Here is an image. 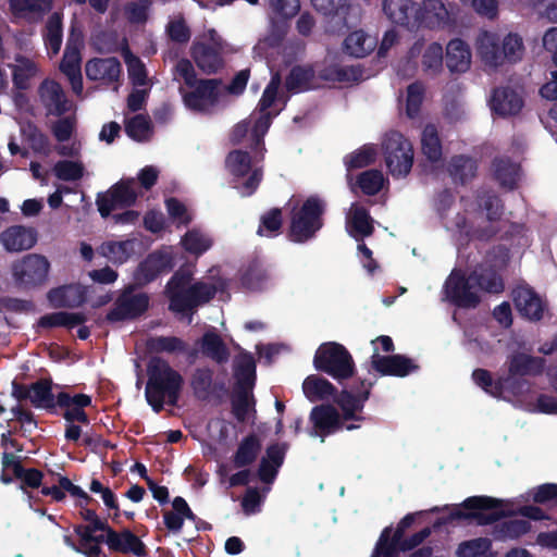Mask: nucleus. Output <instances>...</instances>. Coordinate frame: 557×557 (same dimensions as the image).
<instances>
[{"mask_svg":"<svg viewBox=\"0 0 557 557\" xmlns=\"http://www.w3.org/2000/svg\"><path fill=\"white\" fill-rule=\"evenodd\" d=\"M214 277L215 274H212L209 278L189 285L191 272L188 269L177 271L166 286L170 308L175 312L185 313L209 301L218 290L225 286L222 278L210 282Z\"/></svg>","mask_w":557,"mask_h":557,"instance_id":"1","label":"nucleus"},{"mask_svg":"<svg viewBox=\"0 0 557 557\" xmlns=\"http://www.w3.org/2000/svg\"><path fill=\"white\" fill-rule=\"evenodd\" d=\"M475 50L485 69L495 71L520 61L524 46L521 36L516 33L483 30L475 39Z\"/></svg>","mask_w":557,"mask_h":557,"instance_id":"2","label":"nucleus"},{"mask_svg":"<svg viewBox=\"0 0 557 557\" xmlns=\"http://www.w3.org/2000/svg\"><path fill=\"white\" fill-rule=\"evenodd\" d=\"M281 79L274 75L263 91L259 109L250 117L237 124L233 131V139L242 140L249 136L251 141L259 144L271 125L272 119L283 109L286 97L280 89Z\"/></svg>","mask_w":557,"mask_h":557,"instance_id":"3","label":"nucleus"},{"mask_svg":"<svg viewBox=\"0 0 557 557\" xmlns=\"http://www.w3.org/2000/svg\"><path fill=\"white\" fill-rule=\"evenodd\" d=\"M503 287L502 280L493 271H474L465 278L460 271L454 270L445 283L444 293L448 300L460 307H473L480 301L482 290L499 293Z\"/></svg>","mask_w":557,"mask_h":557,"instance_id":"4","label":"nucleus"},{"mask_svg":"<svg viewBox=\"0 0 557 557\" xmlns=\"http://www.w3.org/2000/svg\"><path fill=\"white\" fill-rule=\"evenodd\" d=\"M182 385L180 374L162 360H153L149 369V380L146 386L148 404L159 411L164 404L176 403Z\"/></svg>","mask_w":557,"mask_h":557,"instance_id":"5","label":"nucleus"},{"mask_svg":"<svg viewBox=\"0 0 557 557\" xmlns=\"http://www.w3.org/2000/svg\"><path fill=\"white\" fill-rule=\"evenodd\" d=\"M270 25L255 47L259 55L268 58L270 49L280 47L288 30V22L299 12V0H269Z\"/></svg>","mask_w":557,"mask_h":557,"instance_id":"6","label":"nucleus"},{"mask_svg":"<svg viewBox=\"0 0 557 557\" xmlns=\"http://www.w3.org/2000/svg\"><path fill=\"white\" fill-rule=\"evenodd\" d=\"M290 236L293 240L301 243L309 239L322 226L321 214L324 205L317 197H310L302 203L292 199Z\"/></svg>","mask_w":557,"mask_h":557,"instance_id":"7","label":"nucleus"},{"mask_svg":"<svg viewBox=\"0 0 557 557\" xmlns=\"http://www.w3.org/2000/svg\"><path fill=\"white\" fill-rule=\"evenodd\" d=\"M385 164L394 177H405L413 164V147L408 138L397 131L387 133L382 141Z\"/></svg>","mask_w":557,"mask_h":557,"instance_id":"8","label":"nucleus"},{"mask_svg":"<svg viewBox=\"0 0 557 557\" xmlns=\"http://www.w3.org/2000/svg\"><path fill=\"white\" fill-rule=\"evenodd\" d=\"M185 107L196 112H210L226 102L225 86L215 78L200 79L189 89H182Z\"/></svg>","mask_w":557,"mask_h":557,"instance_id":"9","label":"nucleus"},{"mask_svg":"<svg viewBox=\"0 0 557 557\" xmlns=\"http://www.w3.org/2000/svg\"><path fill=\"white\" fill-rule=\"evenodd\" d=\"M224 48L225 42L216 30L209 28L195 38L190 47V55L201 71L210 74L223 66Z\"/></svg>","mask_w":557,"mask_h":557,"instance_id":"10","label":"nucleus"},{"mask_svg":"<svg viewBox=\"0 0 557 557\" xmlns=\"http://www.w3.org/2000/svg\"><path fill=\"white\" fill-rule=\"evenodd\" d=\"M51 270L50 260L40 253H28L14 260L11 264V275L16 285L34 288L48 282Z\"/></svg>","mask_w":557,"mask_h":557,"instance_id":"11","label":"nucleus"},{"mask_svg":"<svg viewBox=\"0 0 557 557\" xmlns=\"http://www.w3.org/2000/svg\"><path fill=\"white\" fill-rule=\"evenodd\" d=\"M449 510V519H473L480 524L490 523L499 518L500 513L512 510L497 505V499L486 496H474L467 498L461 505L445 506Z\"/></svg>","mask_w":557,"mask_h":557,"instance_id":"12","label":"nucleus"},{"mask_svg":"<svg viewBox=\"0 0 557 557\" xmlns=\"http://www.w3.org/2000/svg\"><path fill=\"white\" fill-rule=\"evenodd\" d=\"M371 344L373 346L371 366L382 375L406 376L417 369L414 362L405 356H383L380 354V350L385 352L393 350L394 345L391 337L379 336Z\"/></svg>","mask_w":557,"mask_h":557,"instance_id":"13","label":"nucleus"},{"mask_svg":"<svg viewBox=\"0 0 557 557\" xmlns=\"http://www.w3.org/2000/svg\"><path fill=\"white\" fill-rule=\"evenodd\" d=\"M314 367L341 380L352 375L354 362L349 352L339 344L321 345L314 355Z\"/></svg>","mask_w":557,"mask_h":557,"instance_id":"14","label":"nucleus"},{"mask_svg":"<svg viewBox=\"0 0 557 557\" xmlns=\"http://www.w3.org/2000/svg\"><path fill=\"white\" fill-rule=\"evenodd\" d=\"M474 383L493 397H499L509 401L523 396L524 391L530 388L527 380H516L504 377L494 380L491 373L483 369H478L472 374Z\"/></svg>","mask_w":557,"mask_h":557,"instance_id":"15","label":"nucleus"},{"mask_svg":"<svg viewBox=\"0 0 557 557\" xmlns=\"http://www.w3.org/2000/svg\"><path fill=\"white\" fill-rule=\"evenodd\" d=\"M226 166L236 180V188L243 196L251 195L261 181V172L252 164L248 154L243 151H233L228 154Z\"/></svg>","mask_w":557,"mask_h":557,"instance_id":"16","label":"nucleus"},{"mask_svg":"<svg viewBox=\"0 0 557 557\" xmlns=\"http://www.w3.org/2000/svg\"><path fill=\"white\" fill-rule=\"evenodd\" d=\"M140 193L134 178L121 180L109 190L98 195L96 203L102 218H108L117 208L132 206Z\"/></svg>","mask_w":557,"mask_h":557,"instance_id":"17","label":"nucleus"},{"mask_svg":"<svg viewBox=\"0 0 557 557\" xmlns=\"http://www.w3.org/2000/svg\"><path fill=\"white\" fill-rule=\"evenodd\" d=\"M432 29H445L453 25V17L441 0H424L416 8L413 25Z\"/></svg>","mask_w":557,"mask_h":557,"instance_id":"18","label":"nucleus"},{"mask_svg":"<svg viewBox=\"0 0 557 557\" xmlns=\"http://www.w3.org/2000/svg\"><path fill=\"white\" fill-rule=\"evenodd\" d=\"M148 304L149 299L146 294H134L133 288L128 287L119 297L107 318L111 322L136 318L147 310Z\"/></svg>","mask_w":557,"mask_h":557,"instance_id":"19","label":"nucleus"},{"mask_svg":"<svg viewBox=\"0 0 557 557\" xmlns=\"http://www.w3.org/2000/svg\"><path fill=\"white\" fill-rule=\"evenodd\" d=\"M175 251L171 246L162 247L161 249L152 252L140 264L137 278L143 283L150 282L158 274L169 272L175 264Z\"/></svg>","mask_w":557,"mask_h":557,"instance_id":"20","label":"nucleus"},{"mask_svg":"<svg viewBox=\"0 0 557 557\" xmlns=\"http://www.w3.org/2000/svg\"><path fill=\"white\" fill-rule=\"evenodd\" d=\"M312 7L329 18L325 30L331 34L346 26V16L351 9V0H311Z\"/></svg>","mask_w":557,"mask_h":557,"instance_id":"21","label":"nucleus"},{"mask_svg":"<svg viewBox=\"0 0 557 557\" xmlns=\"http://www.w3.org/2000/svg\"><path fill=\"white\" fill-rule=\"evenodd\" d=\"M37 243V232L25 225H11L0 233V244L8 252L32 249Z\"/></svg>","mask_w":557,"mask_h":557,"instance_id":"22","label":"nucleus"},{"mask_svg":"<svg viewBox=\"0 0 557 557\" xmlns=\"http://www.w3.org/2000/svg\"><path fill=\"white\" fill-rule=\"evenodd\" d=\"M513 301L518 312L525 319L537 321L546 311V302L528 286H520L513 292Z\"/></svg>","mask_w":557,"mask_h":557,"instance_id":"23","label":"nucleus"},{"mask_svg":"<svg viewBox=\"0 0 557 557\" xmlns=\"http://www.w3.org/2000/svg\"><path fill=\"white\" fill-rule=\"evenodd\" d=\"M479 207L481 208V212L478 216L479 221L474 232L479 233L481 237L490 236L496 231L494 223L502 216V205L494 194L484 193L480 196Z\"/></svg>","mask_w":557,"mask_h":557,"instance_id":"24","label":"nucleus"},{"mask_svg":"<svg viewBox=\"0 0 557 557\" xmlns=\"http://www.w3.org/2000/svg\"><path fill=\"white\" fill-rule=\"evenodd\" d=\"M109 528L100 519L88 522L87 525L75 528L77 536L81 539L83 554L87 557H98L100 554V544L106 542V534Z\"/></svg>","mask_w":557,"mask_h":557,"instance_id":"25","label":"nucleus"},{"mask_svg":"<svg viewBox=\"0 0 557 557\" xmlns=\"http://www.w3.org/2000/svg\"><path fill=\"white\" fill-rule=\"evenodd\" d=\"M446 66L451 73H466L472 63L470 46L460 38L450 39L445 50Z\"/></svg>","mask_w":557,"mask_h":557,"instance_id":"26","label":"nucleus"},{"mask_svg":"<svg viewBox=\"0 0 557 557\" xmlns=\"http://www.w3.org/2000/svg\"><path fill=\"white\" fill-rule=\"evenodd\" d=\"M41 103L50 114L60 115L72 108L62 87L54 81L46 79L38 89Z\"/></svg>","mask_w":557,"mask_h":557,"instance_id":"27","label":"nucleus"},{"mask_svg":"<svg viewBox=\"0 0 557 557\" xmlns=\"http://www.w3.org/2000/svg\"><path fill=\"white\" fill-rule=\"evenodd\" d=\"M310 420L313 424L310 435L313 437L321 436V442L324 441L325 435L335 432L342 425V418L332 406L314 407Z\"/></svg>","mask_w":557,"mask_h":557,"instance_id":"28","label":"nucleus"},{"mask_svg":"<svg viewBox=\"0 0 557 557\" xmlns=\"http://www.w3.org/2000/svg\"><path fill=\"white\" fill-rule=\"evenodd\" d=\"M51 7L52 0H9V13L13 21H38Z\"/></svg>","mask_w":557,"mask_h":557,"instance_id":"29","label":"nucleus"},{"mask_svg":"<svg viewBox=\"0 0 557 557\" xmlns=\"http://www.w3.org/2000/svg\"><path fill=\"white\" fill-rule=\"evenodd\" d=\"M346 231L356 240L370 236L373 232V220L359 203H352L346 213Z\"/></svg>","mask_w":557,"mask_h":557,"instance_id":"30","label":"nucleus"},{"mask_svg":"<svg viewBox=\"0 0 557 557\" xmlns=\"http://www.w3.org/2000/svg\"><path fill=\"white\" fill-rule=\"evenodd\" d=\"M106 543L110 549L123 554H133L135 556L145 555V545L129 530H123L121 532L107 530Z\"/></svg>","mask_w":557,"mask_h":557,"instance_id":"31","label":"nucleus"},{"mask_svg":"<svg viewBox=\"0 0 557 557\" xmlns=\"http://www.w3.org/2000/svg\"><path fill=\"white\" fill-rule=\"evenodd\" d=\"M58 404L65 409L64 419L66 422H82L88 424L89 420L84 408L91 404V399L85 394L70 395L67 393H59L57 395Z\"/></svg>","mask_w":557,"mask_h":557,"instance_id":"32","label":"nucleus"},{"mask_svg":"<svg viewBox=\"0 0 557 557\" xmlns=\"http://www.w3.org/2000/svg\"><path fill=\"white\" fill-rule=\"evenodd\" d=\"M86 75L91 81L114 83L121 75V64L115 58L92 59L86 63Z\"/></svg>","mask_w":557,"mask_h":557,"instance_id":"33","label":"nucleus"},{"mask_svg":"<svg viewBox=\"0 0 557 557\" xmlns=\"http://www.w3.org/2000/svg\"><path fill=\"white\" fill-rule=\"evenodd\" d=\"M490 106L496 114L508 116L518 113L523 106V101L515 89L502 87L494 90Z\"/></svg>","mask_w":557,"mask_h":557,"instance_id":"34","label":"nucleus"},{"mask_svg":"<svg viewBox=\"0 0 557 557\" xmlns=\"http://www.w3.org/2000/svg\"><path fill=\"white\" fill-rule=\"evenodd\" d=\"M60 70L69 78L72 90L77 96L83 94V78L81 74V54L76 46L67 44Z\"/></svg>","mask_w":557,"mask_h":557,"instance_id":"35","label":"nucleus"},{"mask_svg":"<svg viewBox=\"0 0 557 557\" xmlns=\"http://www.w3.org/2000/svg\"><path fill=\"white\" fill-rule=\"evenodd\" d=\"M545 361L523 352L513 354L508 361V377L523 380L524 375H537L542 373Z\"/></svg>","mask_w":557,"mask_h":557,"instance_id":"36","label":"nucleus"},{"mask_svg":"<svg viewBox=\"0 0 557 557\" xmlns=\"http://www.w3.org/2000/svg\"><path fill=\"white\" fill-rule=\"evenodd\" d=\"M421 54V65L424 72L436 74L443 67L444 52L438 42L422 44L416 42L410 49V55Z\"/></svg>","mask_w":557,"mask_h":557,"instance_id":"37","label":"nucleus"},{"mask_svg":"<svg viewBox=\"0 0 557 557\" xmlns=\"http://www.w3.org/2000/svg\"><path fill=\"white\" fill-rule=\"evenodd\" d=\"M85 297L86 288L81 284L64 285L48 293V300L55 308L79 306Z\"/></svg>","mask_w":557,"mask_h":557,"instance_id":"38","label":"nucleus"},{"mask_svg":"<svg viewBox=\"0 0 557 557\" xmlns=\"http://www.w3.org/2000/svg\"><path fill=\"white\" fill-rule=\"evenodd\" d=\"M385 16L399 25H413L416 5L411 0H382Z\"/></svg>","mask_w":557,"mask_h":557,"instance_id":"39","label":"nucleus"},{"mask_svg":"<svg viewBox=\"0 0 557 557\" xmlns=\"http://www.w3.org/2000/svg\"><path fill=\"white\" fill-rule=\"evenodd\" d=\"M370 388L371 384L366 385V383L362 382L361 391L357 394L347 391L341 394L336 401L343 411V418L345 420L358 419L355 414L363 408V404L369 397Z\"/></svg>","mask_w":557,"mask_h":557,"instance_id":"40","label":"nucleus"},{"mask_svg":"<svg viewBox=\"0 0 557 557\" xmlns=\"http://www.w3.org/2000/svg\"><path fill=\"white\" fill-rule=\"evenodd\" d=\"M285 451L286 446L280 444L271 445L267 449V454L262 458L259 469V476L261 481L271 483L274 480L278 468L283 463Z\"/></svg>","mask_w":557,"mask_h":557,"instance_id":"41","label":"nucleus"},{"mask_svg":"<svg viewBox=\"0 0 557 557\" xmlns=\"http://www.w3.org/2000/svg\"><path fill=\"white\" fill-rule=\"evenodd\" d=\"M376 38L361 29L350 33L344 40L345 51L355 58H363L374 50Z\"/></svg>","mask_w":557,"mask_h":557,"instance_id":"42","label":"nucleus"},{"mask_svg":"<svg viewBox=\"0 0 557 557\" xmlns=\"http://www.w3.org/2000/svg\"><path fill=\"white\" fill-rule=\"evenodd\" d=\"M134 240H108L98 247V252L114 264L126 262L134 253Z\"/></svg>","mask_w":557,"mask_h":557,"instance_id":"43","label":"nucleus"},{"mask_svg":"<svg viewBox=\"0 0 557 557\" xmlns=\"http://www.w3.org/2000/svg\"><path fill=\"white\" fill-rule=\"evenodd\" d=\"M317 87H320V83L311 66H295L286 79L289 91L298 92Z\"/></svg>","mask_w":557,"mask_h":557,"instance_id":"44","label":"nucleus"},{"mask_svg":"<svg viewBox=\"0 0 557 557\" xmlns=\"http://www.w3.org/2000/svg\"><path fill=\"white\" fill-rule=\"evenodd\" d=\"M182 248L189 255L199 258L213 245L212 237L199 228H191L181 238Z\"/></svg>","mask_w":557,"mask_h":557,"instance_id":"45","label":"nucleus"},{"mask_svg":"<svg viewBox=\"0 0 557 557\" xmlns=\"http://www.w3.org/2000/svg\"><path fill=\"white\" fill-rule=\"evenodd\" d=\"M493 176L503 188L512 189L520 178V169L517 163L507 158H499L493 162Z\"/></svg>","mask_w":557,"mask_h":557,"instance_id":"46","label":"nucleus"},{"mask_svg":"<svg viewBox=\"0 0 557 557\" xmlns=\"http://www.w3.org/2000/svg\"><path fill=\"white\" fill-rule=\"evenodd\" d=\"M302 392L310 401H318L332 396L334 387L324 377L309 375L302 383Z\"/></svg>","mask_w":557,"mask_h":557,"instance_id":"47","label":"nucleus"},{"mask_svg":"<svg viewBox=\"0 0 557 557\" xmlns=\"http://www.w3.org/2000/svg\"><path fill=\"white\" fill-rule=\"evenodd\" d=\"M317 78L320 86L322 84L348 83L356 79V71L351 67H343L337 64L330 63L318 71Z\"/></svg>","mask_w":557,"mask_h":557,"instance_id":"48","label":"nucleus"},{"mask_svg":"<svg viewBox=\"0 0 557 557\" xmlns=\"http://www.w3.org/2000/svg\"><path fill=\"white\" fill-rule=\"evenodd\" d=\"M173 81L178 84V91L182 95V89H189L195 86L200 79L197 78L196 71L191 62L187 59H180L172 70Z\"/></svg>","mask_w":557,"mask_h":557,"instance_id":"49","label":"nucleus"},{"mask_svg":"<svg viewBox=\"0 0 557 557\" xmlns=\"http://www.w3.org/2000/svg\"><path fill=\"white\" fill-rule=\"evenodd\" d=\"M531 387L524 391L523 396L517 397L516 401L525 407L527 410L546 414H557V399L548 395H541L534 401L529 398Z\"/></svg>","mask_w":557,"mask_h":557,"instance_id":"50","label":"nucleus"},{"mask_svg":"<svg viewBox=\"0 0 557 557\" xmlns=\"http://www.w3.org/2000/svg\"><path fill=\"white\" fill-rule=\"evenodd\" d=\"M421 146L424 156L430 161H438L442 157V145L437 129L434 125L424 126L421 135Z\"/></svg>","mask_w":557,"mask_h":557,"instance_id":"51","label":"nucleus"},{"mask_svg":"<svg viewBox=\"0 0 557 557\" xmlns=\"http://www.w3.org/2000/svg\"><path fill=\"white\" fill-rule=\"evenodd\" d=\"M165 34L172 41L180 45H186L191 37L190 28L181 13L173 14L169 17L165 25Z\"/></svg>","mask_w":557,"mask_h":557,"instance_id":"52","label":"nucleus"},{"mask_svg":"<svg viewBox=\"0 0 557 557\" xmlns=\"http://www.w3.org/2000/svg\"><path fill=\"white\" fill-rule=\"evenodd\" d=\"M184 519H193V513L187 503L183 498L176 497L173 500V510L164 515V523L169 530L177 532L181 530Z\"/></svg>","mask_w":557,"mask_h":557,"instance_id":"53","label":"nucleus"},{"mask_svg":"<svg viewBox=\"0 0 557 557\" xmlns=\"http://www.w3.org/2000/svg\"><path fill=\"white\" fill-rule=\"evenodd\" d=\"M201 350L205 355L218 362H222L228 358V352L224 343L219 335L212 332H208L203 335Z\"/></svg>","mask_w":557,"mask_h":557,"instance_id":"54","label":"nucleus"},{"mask_svg":"<svg viewBox=\"0 0 557 557\" xmlns=\"http://www.w3.org/2000/svg\"><path fill=\"white\" fill-rule=\"evenodd\" d=\"M26 398L36 407L49 408L54 404V396L50 383L47 381L35 383L26 393Z\"/></svg>","mask_w":557,"mask_h":557,"instance_id":"55","label":"nucleus"},{"mask_svg":"<svg viewBox=\"0 0 557 557\" xmlns=\"http://www.w3.org/2000/svg\"><path fill=\"white\" fill-rule=\"evenodd\" d=\"M491 542L487 539H473L462 542L456 550L457 557H492Z\"/></svg>","mask_w":557,"mask_h":557,"instance_id":"56","label":"nucleus"},{"mask_svg":"<svg viewBox=\"0 0 557 557\" xmlns=\"http://www.w3.org/2000/svg\"><path fill=\"white\" fill-rule=\"evenodd\" d=\"M45 41L49 52L52 54L59 52L62 44V21L59 13H54L49 17Z\"/></svg>","mask_w":557,"mask_h":557,"instance_id":"57","label":"nucleus"},{"mask_svg":"<svg viewBox=\"0 0 557 557\" xmlns=\"http://www.w3.org/2000/svg\"><path fill=\"white\" fill-rule=\"evenodd\" d=\"M84 164L78 160H61L53 166L54 175L65 182L77 181L84 175Z\"/></svg>","mask_w":557,"mask_h":557,"instance_id":"58","label":"nucleus"},{"mask_svg":"<svg viewBox=\"0 0 557 557\" xmlns=\"http://www.w3.org/2000/svg\"><path fill=\"white\" fill-rule=\"evenodd\" d=\"M424 86L420 83H413L407 87L405 109L408 117L413 119L419 114L424 100Z\"/></svg>","mask_w":557,"mask_h":557,"instance_id":"59","label":"nucleus"},{"mask_svg":"<svg viewBox=\"0 0 557 557\" xmlns=\"http://www.w3.org/2000/svg\"><path fill=\"white\" fill-rule=\"evenodd\" d=\"M255 361L250 355H240L236 360V377L242 387L250 388L255 381Z\"/></svg>","mask_w":557,"mask_h":557,"instance_id":"60","label":"nucleus"},{"mask_svg":"<svg viewBox=\"0 0 557 557\" xmlns=\"http://www.w3.org/2000/svg\"><path fill=\"white\" fill-rule=\"evenodd\" d=\"M85 318L81 313L54 312L44 315L40 319V325L46 327L67 326L73 327L82 324Z\"/></svg>","mask_w":557,"mask_h":557,"instance_id":"61","label":"nucleus"},{"mask_svg":"<svg viewBox=\"0 0 557 557\" xmlns=\"http://www.w3.org/2000/svg\"><path fill=\"white\" fill-rule=\"evenodd\" d=\"M13 67V81L18 88H25L27 81L37 73V65L29 59L16 57Z\"/></svg>","mask_w":557,"mask_h":557,"instance_id":"62","label":"nucleus"},{"mask_svg":"<svg viewBox=\"0 0 557 557\" xmlns=\"http://www.w3.org/2000/svg\"><path fill=\"white\" fill-rule=\"evenodd\" d=\"M476 171L475 162L467 157H454L448 165V172L456 180L465 182L466 180L474 176Z\"/></svg>","mask_w":557,"mask_h":557,"instance_id":"63","label":"nucleus"},{"mask_svg":"<svg viewBox=\"0 0 557 557\" xmlns=\"http://www.w3.org/2000/svg\"><path fill=\"white\" fill-rule=\"evenodd\" d=\"M268 272L258 264L250 265L242 276V284L250 290H261L267 287Z\"/></svg>","mask_w":557,"mask_h":557,"instance_id":"64","label":"nucleus"}]
</instances>
